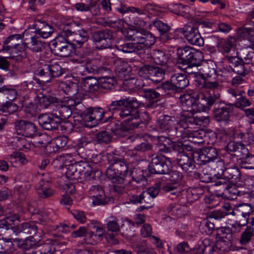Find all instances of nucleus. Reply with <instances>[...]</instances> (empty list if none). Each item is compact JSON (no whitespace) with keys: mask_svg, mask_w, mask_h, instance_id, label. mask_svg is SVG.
<instances>
[{"mask_svg":"<svg viewBox=\"0 0 254 254\" xmlns=\"http://www.w3.org/2000/svg\"><path fill=\"white\" fill-rule=\"evenodd\" d=\"M131 38L135 43L121 40L116 42L115 48L124 53H137L153 45L156 41L155 37L152 33L142 29L135 31Z\"/></svg>","mask_w":254,"mask_h":254,"instance_id":"f257e3e1","label":"nucleus"},{"mask_svg":"<svg viewBox=\"0 0 254 254\" xmlns=\"http://www.w3.org/2000/svg\"><path fill=\"white\" fill-rule=\"evenodd\" d=\"M219 99L217 93L213 96H206L202 93L194 94L193 96L184 94L180 97V102L184 112L192 115L198 112H205Z\"/></svg>","mask_w":254,"mask_h":254,"instance_id":"f03ea898","label":"nucleus"},{"mask_svg":"<svg viewBox=\"0 0 254 254\" xmlns=\"http://www.w3.org/2000/svg\"><path fill=\"white\" fill-rule=\"evenodd\" d=\"M143 105L136 98L129 97L112 101L108 109L112 114L120 116L125 124L135 120L138 116V108Z\"/></svg>","mask_w":254,"mask_h":254,"instance_id":"7ed1b4c3","label":"nucleus"},{"mask_svg":"<svg viewBox=\"0 0 254 254\" xmlns=\"http://www.w3.org/2000/svg\"><path fill=\"white\" fill-rule=\"evenodd\" d=\"M20 219L16 214L11 215L5 217L0 221V227L6 230L11 229L16 235L22 233L30 236H36L39 234L40 237L43 231L42 229L38 228L34 222H25L19 225Z\"/></svg>","mask_w":254,"mask_h":254,"instance_id":"20e7f679","label":"nucleus"},{"mask_svg":"<svg viewBox=\"0 0 254 254\" xmlns=\"http://www.w3.org/2000/svg\"><path fill=\"white\" fill-rule=\"evenodd\" d=\"M177 65L180 69L185 65L198 66L204 60L203 53L190 46L181 47L177 51Z\"/></svg>","mask_w":254,"mask_h":254,"instance_id":"39448f33","label":"nucleus"},{"mask_svg":"<svg viewBox=\"0 0 254 254\" xmlns=\"http://www.w3.org/2000/svg\"><path fill=\"white\" fill-rule=\"evenodd\" d=\"M22 36L20 34H13L7 37L3 42L2 48L0 52L8 55L9 60L15 61H20L26 57L25 43H15L12 41L21 40Z\"/></svg>","mask_w":254,"mask_h":254,"instance_id":"423d86ee","label":"nucleus"},{"mask_svg":"<svg viewBox=\"0 0 254 254\" xmlns=\"http://www.w3.org/2000/svg\"><path fill=\"white\" fill-rule=\"evenodd\" d=\"M61 62L52 60L44 64L37 71L38 76L43 77L45 81H49L52 78L59 77L64 73V69L60 65Z\"/></svg>","mask_w":254,"mask_h":254,"instance_id":"0eeeda50","label":"nucleus"},{"mask_svg":"<svg viewBox=\"0 0 254 254\" xmlns=\"http://www.w3.org/2000/svg\"><path fill=\"white\" fill-rule=\"evenodd\" d=\"M64 35L70 37L73 42V45L81 47L89 39L87 31L81 28V24L79 22H73L70 23V29L65 30Z\"/></svg>","mask_w":254,"mask_h":254,"instance_id":"6e6552de","label":"nucleus"},{"mask_svg":"<svg viewBox=\"0 0 254 254\" xmlns=\"http://www.w3.org/2000/svg\"><path fill=\"white\" fill-rule=\"evenodd\" d=\"M128 169V167L127 163L120 159L109 166L106 170V175L113 183L122 184L124 183V179L120 175H126Z\"/></svg>","mask_w":254,"mask_h":254,"instance_id":"1a4fd4ad","label":"nucleus"},{"mask_svg":"<svg viewBox=\"0 0 254 254\" xmlns=\"http://www.w3.org/2000/svg\"><path fill=\"white\" fill-rule=\"evenodd\" d=\"M214 103L213 114L215 120L218 122L224 123L225 125H228L233 113V104L225 102H215Z\"/></svg>","mask_w":254,"mask_h":254,"instance_id":"9d476101","label":"nucleus"},{"mask_svg":"<svg viewBox=\"0 0 254 254\" xmlns=\"http://www.w3.org/2000/svg\"><path fill=\"white\" fill-rule=\"evenodd\" d=\"M171 169V164L169 159L160 155L153 157L148 166L149 172L156 174H168Z\"/></svg>","mask_w":254,"mask_h":254,"instance_id":"9b49d317","label":"nucleus"},{"mask_svg":"<svg viewBox=\"0 0 254 254\" xmlns=\"http://www.w3.org/2000/svg\"><path fill=\"white\" fill-rule=\"evenodd\" d=\"M188 149L186 146H183L178 149L179 152L177 155L176 162L182 170L187 173L192 172L195 168L193 153H186L185 149L190 150L191 147Z\"/></svg>","mask_w":254,"mask_h":254,"instance_id":"f8f14e48","label":"nucleus"},{"mask_svg":"<svg viewBox=\"0 0 254 254\" xmlns=\"http://www.w3.org/2000/svg\"><path fill=\"white\" fill-rule=\"evenodd\" d=\"M177 30L183 34L190 44L199 47L203 45V39L201 37L198 28L192 23H188L183 28L178 29Z\"/></svg>","mask_w":254,"mask_h":254,"instance_id":"ddd939ff","label":"nucleus"},{"mask_svg":"<svg viewBox=\"0 0 254 254\" xmlns=\"http://www.w3.org/2000/svg\"><path fill=\"white\" fill-rule=\"evenodd\" d=\"M72 45L63 37L60 36L52 42L51 50L58 56L67 57L72 52Z\"/></svg>","mask_w":254,"mask_h":254,"instance_id":"4468645a","label":"nucleus"},{"mask_svg":"<svg viewBox=\"0 0 254 254\" xmlns=\"http://www.w3.org/2000/svg\"><path fill=\"white\" fill-rule=\"evenodd\" d=\"M34 31L30 32L36 36L46 39L50 37L54 32L53 27L45 20L41 18L36 19L33 24V28H30Z\"/></svg>","mask_w":254,"mask_h":254,"instance_id":"2eb2a0df","label":"nucleus"},{"mask_svg":"<svg viewBox=\"0 0 254 254\" xmlns=\"http://www.w3.org/2000/svg\"><path fill=\"white\" fill-rule=\"evenodd\" d=\"M239 212V221L235 224H232V227L236 229L237 227L241 228L247 226L251 216L254 214V208L249 203L238 204Z\"/></svg>","mask_w":254,"mask_h":254,"instance_id":"dca6fc26","label":"nucleus"},{"mask_svg":"<svg viewBox=\"0 0 254 254\" xmlns=\"http://www.w3.org/2000/svg\"><path fill=\"white\" fill-rule=\"evenodd\" d=\"M22 37L26 47L32 52H41L45 47V43L40 39L41 37L31 33L30 29L25 30Z\"/></svg>","mask_w":254,"mask_h":254,"instance_id":"f3484780","label":"nucleus"},{"mask_svg":"<svg viewBox=\"0 0 254 254\" xmlns=\"http://www.w3.org/2000/svg\"><path fill=\"white\" fill-rule=\"evenodd\" d=\"M196 81L199 88L208 90L209 91L212 92V94L210 93L208 96H213L214 95V94L217 93L219 95V97H220L219 89L221 88V82L218 78V76L206 79H199L197 78Z\"/></svg>","mask_w":254,"mask_h":254,"instance_id":"a211bd4d","label":"nucleus"},{"mask_svg":"<svg viewBox=\"0 0 254 254\" xmlns=\"http://www.w3.org/2000/svg\"><path fill=\"white\" fill-rule=\"evenodd\" d=\"M113 34L111 31L106 29L94 32L92 35L93 41L101 49H106L110 46Z\"/></svg>","mask_w":254,"mask_h":254,"instance_id":"6ab92c4d","label":"nucleus"},{"mask_svg":"<svg viewBox=\"0 0 254 254\" xmlns=\"http://www.w3.org/2000/svg\"><path fill=\"white\" fill-rule=\"evenodd\" d=\"M51 181L41 179L36 186L37 193L42 198H47L53 196L55 191L51 188Z\"/></svg>","mask_w":254,"mask_h":254,"instance_id":"aec40b11","label":"nucleus"},{"mask_svg":"<svg viewBox=\"0 0 254 254\" xmlns=\"http://www.w3.org/2000/svg\"><path fill=\"white\" fill-rule=\"evenodd\" d=\"M89 192L94 198L93 203L94 205L105 204L109 201V199L106 197L104 190L99 186H92L89 189Z\"/></svg>","mask_w":254,"mask_h":254,"instance_id":"412c9836","label":"nucleus"},{"mask_svg":"<svg viewBox=\"0 0 254 254\" xmlns=\"http://www.w3.org/2000/svg\"><path fill=\"white\" fill-rule=\"evenodd\" d=\"M38 121L40 126H50L51 127H58L61 123V120L57 113L41 114L39 115Z\"/></svg>","mask_w":254,"mask_h":254,"instance_id":"4be33fe9","label":"nucleus"},{"mask_svg":"<svg viewBox=\"0 0 254 254\" xmlns=\"http://www.w3.org/2000/svg\"><path fill=\"white\" fill-rule=\"evenodd\" d=\"M90 142L88 141L85 138H82L79 140L77 143V153L81 158L86 159H91V161L95 163H97V161L94 160L92 154L90 150Z\"/></svg>","mask_w":254,"mask_h":254,"instance_id":"5701e85b","label":"nucleus"},{"mask_svg":"<svg viewBox=\"0 0 254 254\" xmlns=\"http://www.w3.org/2000/svg\"><path fill=\"white\" fill-rule=\"evenodd\" d=\"M235 40L231 37L222 39L220 44L218 45L217 49L224 58L234 53Z\"/></svg>","mask_w":254,"mask_h":254,"instance_id":"b1692460","label":"nucleus"},{"mask_svg":"<svg viewBox=\"0 0 254 254\" xmlns=\"http://www.w3.org/2000/svg\"><path fill=\"white\" fill-rule=\"evenodd\" d=\"M57 108L56 111L58 112V117L61 120V123L59 124L61 127H64V125L68 124V126H72V123L66 120L72 114V110L67 106L62 104L59 101L55 107Z\"/></svg>","mask_w":254,"mask_h":254,"instance_id":"393cba45","label":"nucleus"},{"mask_svg":"<svg viewBox=\"0 0 254 254\" xmlns=\"http://www.w3.org/2000/svg\"><path fill=\"white\" fill-rule=\"evenodd\" d=\"M115 70L121 80H127L126 77L130 71V67L127 62L122 59H117L114 62Z\"/></svg>","mask_w":254,"mask_h":254,"instance_id":"a878e982","label":"nucleus"},{"mask_svg":"<svg viewBox=\"0 0 254 254\" xmlns=\"http://www.w3.org/2000/svg\"><path fill=\"white\" fill-rule=\"evenodd\" d=\"M81 86L85 92L90 93L97 92L100 87L99 81L92 77H88L83 79Z\"/></svg>","mask_w":254,"mask_h":254,"instance_id":"bb28decb","label":"nucleus"},{"mask_svg":"<svg viewBox=\"0 0 254 254\" xmlns=\"http://www.w3.org/2000/svg\"><path fill=\"white\" fill-rule=\"evenodd\" d=\"M85 71L86 73L93 74L103 73L105 71L104 68L101 66V62L96 59L90 60L89 59L85 60Z\"/></svg>","mask_w":254,"mask_h":254,"instance_id":"cd10ccee","label":"nucleus"},{"mask_svg":"<svg viewBox=\"0 0 254 254\" xmlns=\"http://www.w3.org/2000/svg\"><path fill=\"white\" fill-rule=\"evenodd\" d=\"M215 253L214 244L209 239H204L194 250V254H214Z\"/></svg>","mask_w":254,"mask_h":254,"instance_id":"c85d7f7f","label":"nucleus"},{"mask_svg":"<svg viewBox=\"0 0 254 254\" xmlns=\"http://www.w3.org/2000/svg\"><path fill=\"white\" fill-rule=\"evenodd\" d=\"M104 114V111L101 108H88L86 110L85 120L88 122H92L93 121H95L96 122H102Z\"/></svg>","mask_w":254,"mask_h":254,"instance_id":"c756f323","label":"nucleus"},{"mask_svg":"<svg viewBox=\"0 0 254 254\" xmlns=\"http://www.w3.org/2000/svg\"><path fill=\"white\" fill-rule=\"evenodd\" d=\"M135 85L137 89L141 90L144 93V96L149 99H157L160 94L159 93L152 89L146 88L145 82L141 79H137L135 82Z\"/></svg>","mask_w":254,"mask_h":254,"instance_id":"7c9ffc66","label":"nucleus"},{"mask_svg":"<svg viewBox=\"0 0 254 254\" xmlns=\"http://www.w3.org/2000/svg\"><path fill=\"white\" fill-rule=\"evenodd\" d=\"M73 162V155L70 153H66L58 156L53 160L52 164L55 167L61 169L64 166H68Z\"/></svg>","mask_w":254,"mask_h":254,"instance_id":"2f4dec72","label":"nucleus"},{"mask_svg":"<svg viewBox=\"0 0 254 254\" xmlns=\"http://www.w3.org/2000/svg\"><path fill=\"white\" fill-rule=\"evenodd\" d=\"M208 64L205 63L200 68V73L196 74L195 76L197 79H206L213 77L218 76L216 73V71L214 68Z\"/></svg>","mask_w":254,"mask_h":254,"instance_id":"473e14b6","label":"nucleus"},{"mask_svg":"<svg viewBox=\"0 0 254 254\" xmlns=\"http://www.w3.org/2000/svg\"><path fill=\"white\" fill-rule=\"evenodd\" d=\"M170 80L174 83L178 91L184 89L189 84L187 75L183 73L174 74L171 76Z\"/></svg>","mask_w":254,"mask_h":254,"instance_id":"72a5a7b5","label":"nucleus"},{"mask_svg":"<svg viewBox=\"0 0 254 254\" xmlns=\"http://www.w3.org/2000/svg\"><path fill=\"white\" fill-rule=\"evenodd\" d=\"M222 175L226 180L232 181H239L241 178V173L238 167L234 166L232 167L227 168L224 171H221Z\"/></svg>","mask_w":254,"mask_h":254,"instance_id":"f704fd0d","label":"nucleus"},{"mask_svg":"<svg viewBox=\"0 0 254 254\" xmlns=\"http://www.w3.org/2000/svg\"><path fill=\"white\" fill-rule=\"evenodd\" d=\"M79 165V175H80V179H85L90 180L94 178L95 173L93 171L90 165L85 162H80Z\"/></svg>","mask_w":254,"mask_h":254,"instance_id":"c9c22d12","label":"nucleus"},{"mask_svg":"<svg viewBox=\"0 0 254 254\" xmlns=\"http://www.w3.org/2000/svg\"><path fill=\"white\" fill-rule=\"evenodd\" d=\"M38 102L40 105L43 108H47L49 107H52L55 110L54 107L59 103V100L55 97L51 96L50 95L39 96L38 97Z\"/></svg>","mask_w":254,"mask_h":254,"instance_id":"e433bc0d","label":"nucleus"},{"mask_svg":"<svg viewBox=\"0 0 254 254\" xmlns=\"http://www.w3.org/2000/svg\"><path fill=\"white\" fill-rule=\"evenodd\" d=\"M210 122V119L209 117H197L196 116L194 118H188L186 119L185 122H182L180 126L183 127H186V125L188 126V123H193L194 125L203 126L204 127L208 125Z\"/></svg>","mask_w":254,"mask_h":254,"instance_id":"4c0bfd02","label":"nucleus"},{"mask_svg":"<svg viewBox=\"0 0 254 254\" xmlns=\"http://www.w3.org/2000/svg\"><path fill=\"white\" fill-rule=\"evenodd\" d=\"M227 72H234L238 75L245 76L248 74L249 72V66L248 65L245 64L244 62H242L237 66H235V67L229 66L224 68L223 72L227 73Z\"/></svg>","mask_w":254,"mask_h":254,"instance_id":"58836bf2","label":"nucleus"},{"mask_svg":"<svg viewBox=\"0 0 254 254\" xmlns=\"http://www.w3.org/2000/svg\"><path fill=\"white\" fill-rule=\"evenodd\" d=\"M254 237V228L250 226H247L241 234L239 243L242 246H246L251 242Z\"/></svg>","mask_w":254,"mask_h":254,"instance_id":"ea45409f","label":"nucleus"},{"mask_svg":"<svg viewBox=\"0 0 254 254\" xmlns=\"http://www.w3.org/2000/svg\"><path fill=\"white\" fill-rule=\"evenodd\" d=\"M230 182L224 178H221L213 184L214 189L218 195L224 197L228 187L230 185Z\"/></svg>","mask_w":254,"mask_h":254,"instance_id":"a19ab883","label":"nucleus"},{"mask_svg":"<svg viewBox=\"0 0 254 254\" xmlns=\"http://www.w3.org/2000/svg\"><path fill=\"white\" fill-rule=\"evenodd\" d=\"M150 120L149 115L147 113L144 112L141 116H139V111L138 110V116L136 117V119L125 123V124L130 126V127H138L140 124L146 126L148 125Z\"/></svg>","mask_w":254,"mask_h":254,"instance_id":"79ce46f5","label":"nucleus"},{"mask_svg":"<svg viewBox=\"0 0 254 254\" xmlns=\"http://www.w3.org/2000/svg\"><path fill=\"white\" fill-rule=\"evenodd\" d=\"M151 57L156 64L163 65L167 64L168 56L164 52L159 50H153L151 54Z\"/></svg>","mask_w":254,"mask_h":254,"instance_id":"37998d69","label":"nucleus"},{"mask_svg":"<svg viewBox=\"0 0 254 254\" xmlns=\"http://www.w3.org/2000/svg\"><path fill=\"white\" fill-rule=\"evenodd\" d=\"M67 178L71 180H78L80 179L79 163H71L67 168L65 173Z\"/></svg>","mask_w":254,"mask_h":254,"instance_id":"c03bdc74","label":"nucleus"},{"mask_svg":"<svg viewBox=\"0 0 254 254\" xmlns=\"http://www.w3.org/2000/svg\"><path fill=\"white\" fill-rule=\"evenodd\" d=\"M133 248L137 254H156L154 249L147 245L145 242L133 244Z\"/></svg>","mask_w":254,"mask_h":254,"instance_id":"a18cd8bd","label":"nucleus"},{"mask_svg":"<svg viewBox=\"0 0 254 254\" xmlns=\"http://www.w3.org/2000/svg\"><path fill=\"white\" fill-rule=\"evenodd\" d=\"M165 73L163 68L152 66L149 80L155 83L160 82L164 79Z\"/></svg>","mask_w":254,"mask_h":254,"instance_id":"49530a36","label":"nucleus"},{"mask_svg":"<svg viewBox=\"0 0 254 254\" xmlns=\"http://www.w3.org/2000/svg\"><path fill=\"white\" fill-rule=\"evenodd\" d=\"M157 122L160 127H170L178 124V121L176 120L175 117L168 115L160 116Z\"/></svg>","mask_w":254,"mask_h":254,"instance_id":"de8ad7c7","label":"nucleus"},{"mask_svg":"<svg viewBox=\"0 0 254 254\" xmlns=\"http://www.w3.org/2000/svg\"><path fill=\"white\" fill-rule=\"evenodd\" d=\"M217 240H233V232L229 227H222L216 230Z\"/></svg>","mask_w":254,"mask_h":254,"instance_id":"09e8293b","label":"nucleus"},{"mask_svg":"<svg viewBox=\"0 0 254 254\" xmlns=\"http://www.w3.org/2000/svg\"><path fill=\"white\" fill-rule=\"evenodd\" d=\"M240 189L241 188L235 184L230 182V185L228 187L224 197L228 199H234L236 198L238 196L243 194L242 192L240 190Z\"/></svg>","mask_w":254,"mask_h":254,"instance_id":"8fccbe9b","label":"nucleus"},{"mask_svg":"<svg viewBox=\"0 0 254 254\" xmlns=\"http://www.w3.org/2000/svg\"><path fill=\"white\" fill-rule=\"evenodd\" d=\"M100 86L105 89H112L117 83L113 76L102 75L99 79Z\"/></svg>","mask_w":254,"mask_h":254,"instance_id":"3c124183","label":"nucleus"},{"mask_svg":"<svg viewBox=\"0 0 254 254\" xmlns=\"http://www.w3.org/2000/svg\"><path fill=\"white\" fill-rule=\"evenodd\" d=\"M246 156L241 160L240 165L242 168L245 169H254V155L249 154L248 153L244 152L243 156Z\"/></svg>","mask_w":254,"mask_h":254,"instance_id":"603ef678","label":"nucleus"},{"mask_svg":"<svg viewBox=\"0 0 254 254\" xmlns=\"http://www.w3.org/2000/svg\"><path fill=\"white\" fill-rule=\"evenodd\" d=\"M0 93L3 94L7 99L10 101L14 100L17 96V91L11 86L4 85L0 88Z\"/></svg>","mask_w":254,"mask_h":254,"instance_id":"864d4df0","label":"nucleus"},{"mask_svg":"<svg viewBox=\"0 0 254 254\" xmlns=\"http://www.w3.org/2000/svg\"><path fill=\"white\" fill-rule=\"evenodd\" d=\"M185 208V205L177 203H172L167 207V210L173 215L180 217L184 215V209Z\"/></svg>","mask_w":254,"mask_h":254,"instance_id":"5fc2aeb1","label":"nucleus"},{"mask_svg":"<svg viewBox=\"0 0 254 254\" xmlns=\"http://www.w3.org/2000/svg\"><path fill=\"white\" fill-rule=\"evenodd\" d=\"M177 131V136L182 138L197 137L199 133L198 131H190L188 128H175Z\"/></svg>","mask_w":254,"mask_h":254,"instance_id":"6e6d98bb","label":"nucleus"},{"mask_svg":"<svg viewBox=\"0 0 254 254\" xmlns=\"http://www.w3.org/2000/svg\"><path fill=\"white\" fill-rule=\"evenodd\" d=\"M238 36L240 38L247 39L251 41L252 40V37L254 36V28H240L238 30Z\"/></svg>","mask_w":254,"mask_h":254,"instance_id":"4d7b16f0","label":"nucleus"},{"mask_svg":"<svg viewBox=\"0 0 254 254\" xmlns=\"http://www.w3.org/2000/svg\"><path fill=\"white\" fill-rule=\"evenodd\" d=\"M15 133L26 137H33L37 135L36 128H16Z\"/></svg>","mask_w":254,"mask_h":254,"instance_id":"13d9d810","label":"nucleus"},{"mask_svg":"<svg viewBox=\"0 0 254 254\" xmlns=\"http://www.w3.org/2000/svg\"><path fill=\"white\" fill-rule=\"evenodd\" d=\"M18 109V106L11 102L6 101L4 104H0V111L12 114L16 112Z\"/></svg>","mask_w":254,"mask_h":254,"instance_id":"bf43d9fd","label":"nucleus"},{"mask_svg":"<svg viewBox=\"0 0 254 254\" xmlns=\"http://www.w3.org/2000/svg\"><path fill=\"white\" fill-rule=\"evenodd\" d=\"M240 56L243 62L248 65L253 62L254 59V51L253 49L250 50L248 49L244 50L240 53Z\"/></svg>","mask_w":254,"mask_h":254,"instance_id":"052dcab7","label":"nucleus"},{"mask_svg":"<svg viewBox=\"0 0 254 254\" xmlns=\"http://www.w3.org/2000/svg\"><path fill=\"white\" fill-rule=\"evenodd\" d=\"M150 26L155 27L159 31L161 35L167 33L170 29V26L167 23L160 20L153 21Z\"/></svg>","mask_w":254,"mask_h":254,"instance_id":"680f3d73","label":"nucleus"},{"mask_svg":"<svg viewBox=\"0 0 254 254\" xmlns=\"http://www.w3.org/2000/svg\"><path fill=\"white\" fill-rule=\"evenodd\" d=\"M160 190L158 187H151L148 188L145 191H143L147 197L146 200L149 204H152V199L155 198L159 194Z\"/></svg>","mask_w":254,"mask_h":254,"instance_id":"e2e57ef3","label":"nucleus"},{"mask_svg":"<svg viewBox=\"0 0 254 254\" xmlns=\"http://www.w3.org/2000/svg\"><path fill=\"white\" fill-rule=\"evenodd\" d=\"M216 247L223 252H229L233 246V240H217Z\"/></svg>","mask_w":254,"mask_h":254,"instance_id":"0e129e2a","label":"nucleus"},{"mask_svg":"<svg viewBox=\"0 0 254 254\" xmlns=\"http://www.w3.org/2000/svg\"><path fill=\"white\" fill-rule=\"evenodd\" d=\"M226 148L228 150L230 151V152H236L237 151H240L239 150H241V151L243 154L244 152H248L247 149L246 148L245 145L243 143L236 142L235 141L229 142L227 145Z\"/></svg>","mask_w":254,"mask_h":254,"instance_id":"69168bd1","label":"nucleus"},{"mask_svg":"<svg viewBox=\"0 0 254 254\" xmlns=\"http://www.w3.org/2000/svg\"><path fill=\"white\" fill-rule=\"evenodd\" d=\"M193 158L196 161V163L199 165H203L210 162L203 150L193 153Z\"/></svg>","mask_w":254,"mask_h":254,"instance_id":"338daca9","label":"nucleus"},{"mask_svg":"<svg viewBox=\"0 0 254 254\" xmlns=\"http://www.w3.org/2000/svg\"><path fill=\"white\" fill-rule=\"evenodd\" d=\"M170 6L173 12L177 14L183 15L189 12L190 7L182 3H173Z\"/></svg>","mask_w":254,"mask_h":254,"instance_id":"774afa93","label":"nucleus"}]
</instances>
